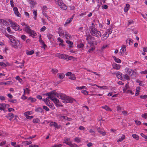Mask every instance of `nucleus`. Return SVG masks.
Listing matches in <instances>:
<instances>
[{
  "mask_svg": "<svg viewBox=\"0 0 147 147\" xmlns=\"http://www.w3.org/2000/svg\"><path fill=\"white\" fill-rule=\"evenodd\" d=\"M90 32L92 36L97 38H100L102 34L100 32L93 26L91 27Z\"/></svg>",
  "mask_w": 147,
  "mask_h": 147,
  "instance_id": "f03ea898",
  "label": "nucleus"
},
{
  "mask_svg": "<svg viewBox=\"0 0 147 147\" xmlns=\"http://www.w3.org/2000/svg\"><path fill=\"white\" fill-rule=\"evenodd\" d=\"M45 95L46 96H48V98H49L52 100H53V99L55 98L56 96L59 99L60 93L58 94V93L56 92L55 91L53 90L52 91L46 93L45 94Z\"/></svg>",
  "mask_w": 147,
  "mask_h": 147,
  "instance_id": "7ed1b4c3",
  "label": "nucleus"
},
{
  "mask_svg": "<svg viewBox=\"0 0 147 147\" xmlns=\"http://www.w3.org/2000/svg\"><path fill=\"white\" fill-rule=\"evenodd\" d=\"M125 138V137L124 135L122 134L121 136L119 139L117 140V142H121Z\"/></svg>",
  "mask_w": 147,
  "mask_h": 147,
  "instance_id": "4be33fe9",
  "label": "nucleus"
},
{
  "mask_svg": "<svg viewBox=\"0 0 147 147\" xmlns=\"http://www.w3.org/2000/svg\"><path fill=\"white\" fill-rule=\"evenodd\" d=\"M67 57V59L68 58L69 60H71L72 59H76V58L74 57L73 56H69L67 55H66Z\"/></svg>",
  "mask_w": 147,
  "mask_h": 147,
  "instance_id": "4d7b16f0",
  "label": "nucleus"
},
{
  "mask_svg": "<svg viewBox=\"0 0 147 147\" xmlns=\"http://www.w3.org/2000/svg\"><path fill=\"white\" fill-rule=\"evenodd\" d=\"M48 9L47 7L45 5L43 6L42 8V11H44L45 12H46Z\"/></svg>",
  "mask_w": 147,
  "mask_h": 147,
  "instance_id": "13d9d810",
  "label": "nucleus"
},
{
  "mask_svg": "<svg viewBox=\"0 0 147 147\" xmlns=\"http://www.w3.org/2000/svg\"><path fill=\"white\" fill-rule=\"evenodd\" d=\"M56 3L58 6L59 5L61 4H62L63 2L62 0H56Z\"/></svg>",
  "mask_w": 147,
  "mask_h": 147,
  "instance_id": "a18cd8bd",
  "label": "nucleus"
},
{
  "mask_svg": "<svg viewBox=\"0 0 147 147\" xmlns=\"http://www.w3.org/2000/svg\"><path fill=\"white\" fill-rule=\"evenodd\" d=\"M74 140L75 142L77 143H79L81 142V138L78 137H76L74 139Z\"/></svg>",
  "mask_w": 147,
  "mask_h": 147,
  "instance_id": "72a5a7b5",
  "label": "nucleus"
},
{
  "mask_svg": "<svg viewBox=\"0 0 147 147\" xmlns=\"http://www.w3.org/2000/svg\"><path fill=\"white\" fill-rule=\"evenodd\" d=\"M13 10L14 13L15 15L18 17H20L21 16V14L19 13L18 9L16 7H14L13 8Z\"/></svg>",
  "mask_w": 147,
  "mask_h": 147,
  "instance_id": "f8f14e48",
  "label": "nucleus"
},
{
  "mask_svg": "<svg viewBox=\"0 0 147 147\" xmlns=\"http://www.w3.org/2000/svg\"><path fill=\"white\" fill-rule=\"evenodd\" d=\"M32 121L34 123H37L40 121V120L38 118H36L33 119Z\"/></svg>",
  "mask_w": 147,
  "mask_h": 147,
  "instance_id": "3c124183",
  "label": "nucleus"
},
{
  "mask_svg": "<svg viewBox=\"0 0 147 147\" xmlns=\"http://www.w3.org/2000/svg\"><path fill=\"white\" fill-rule=\"evenodd\" d=\"M141 88L140 86H138L136 88V92L135 94L136 96H138L139 94V92H140Z\"/></svg>",
  "mask_w": 147,
  "mask_h": 147,
  "instance_id": "412c9836",
  "label": "nucleus"
},
{
  "mask_svg": "<svg viewBox=\"0 0 147 147\" xmlns=\"http://www.w3.org/2000/svg\"><path fill=\"white\" fill-rule=\"evenodd\" d=\"M112 67L113 68L118 70L120 69L121 66L119 64H117L116 63H113L112 64Z\"/></svg>",
  "mask_w": 147,
  "mask_h": 147,
  "instance_id": "4468645a",
  "label": "nucleus"
},
{
  "mask_svg": "<svg viewBox=\"0 0 147 147\" xmlns=\"http://www.w3.org/2000/svg\"><path fill=\"white\" fill-rule=\"evenodd\" d=\"M105 32H107V34H109V36L112 32L110 28H109L107 29Z\"/></svg>",
  "mask_w": 147,
  "mask_h": 147,
  "instance_id": "49530a36",
  "label": "nucleus"
},
{
  "mask_svg": "<svg viewBox=\"0 0 147 147\" xmlns=\"http://www.w3.org/2000/svg\"><path fill=\"white\" fill-rule=\"evenodd\" d=\"M57 123L55 122H51L49 124V125L51 127L53 126L55 127L56 125H57Z\"/></svg>",
  "mask_w": 147,
  "mask_h": 147,
  "instance_id": "a19ab883",
  "label": "nucleus"
},
{
  "mask_svg": "<svg viewBox=\"0 0 147 147\" xmlns=\"http://www.w3.org/2000/svg\"><path fill=\"white\" fill-rule=\"evenodd\" d=\"M130 7V5L129 4H126L125 7L124 9V11L125 12H127L129 10Z\"/></svg>",
  "mask_w": 147,
  "mask_h": 147,
  "instance_id": "bb28decb",
  "label": "nucleus"
},
{
  "mask_svg": "<svg viewBox=\"0 0 147 147\" xmlns=\"http://www.w3.org/2000/svg\"><path fill=\"white\" fill-rule=\"evenodd\" d=\"M96 86L99 88L102 89H103L105 90L107 89V87L105 86H100L98 85H96Z\"/></svg>",
  "mask_w": 147,
  "mask_h": 147,
  "instance_id": "8fccbe9b",
  "label": "nucleus"
},
{
  "mask_svg": "<svg viewBox=\"0 0 147 147\" xmlns=\"http://www.w3.org/2000/svg\"><path fill=\"white\" fill-rule=\"evenodd\" d=\"M123 74L119 72H117L116 75L117 77L119 79H121L122 78V75Z\"/></svg>",
  "mask_w": 147,
  "mask_h": 147,
  "instance_id": "c85d7f7f",
  "label": "nucleus"
},
{
  "mask_svg": "<svg viewBox=\"0 0 147 147\" xmlns=\"http://www.w3.org/2000/svg\"><path fill=\"white\" fill-rule=\"evenodd\" d=\"M51 71L54 74H56L58 72V70L56 69H52Z\"/></svg>",
  "mask_w": 147,
  "mask_h": 147,
  "instance_id": "5fc2aeb1",
  "label": "nucleus"
},
{
  "mask_svg": "<svg viewBox=\"0 0 147 147\" xmlns=\"http://www.w3.org/2000/svg\"><path fill=\"white\" fill-rule=\"evenodd\" d=\"M132 136L136 140H138L139 138V136L136 134H134L132 135Z\"/></svg>",
  "mask_w": 147,
  "mask_h": 147,
  "instance_id": "ea45409f",
  "label": "nucleus"
},
{
  "mask_svg": "<svg viewBox=\"0 0 147 147\" xmlns=\"http://www.w3.org/2000/svg\"><path fill=\"white\" fill-rule=\"evenodd\" d=\"M129 88V85L128 84H126L124 87L123 89V93H125V92H126L127 91V89Z\"/></svg>",
  "mask_w": 147,
  "mask_h": 147,
  "instance_id": "5701e85b",
  "label": "nucleus"
},
{
  "mask_svg": "<svg viewBox=\"0 0 147 147\" xmlns=\"http://www.w3.org/2000/svg\"><path fill=\"white\" fill-rule=\"evenodd\" d=\"M59 96V99H62L63 100L62 102L65 103H72L74 101H75V100L73 98L66 96L65 94L62 93H60Z\"/></svg>",
  "mask_w": 147,
  "mask_h": 147,
  "instance_id": "f257e3e1",
  "label": "nucleus"
},
{
  "mask_svg": "<svg viewBox=\"0 0 147 147\" xmlns=\"http://www.w3.org/2000/svg\"><path fill=\"white\" fill-rule=\"evenodd\" d=\"M11 27L15 30L21 31L22 29L20 28V26L18 25L16 22H10Z\"/></svg>",
  "mask_w": 147,
  "mask_h": 147,
  "instance_id": "20e7f679",
  "label": "nucleus"
},
{
  "mask_svg": "<svg viewBox=\"0 0 147 147\" xmlns=\"http://www.w3.org/2000/svg\"><path fill=\"white\" fill-rule=\"evenodd\" d=\"M32 114V112L31 111H28L25 112L24 113V116L28 115H30Z\"/></svg>",
  "mask_w": 147,
  "mask_h": 147,
  "instance_id": "6e6d98bb",
  "label": "nucleus"
},
{
  "mask_svg": "<svg viewBox=\"0 0 147 147\" xmlns=\"http://www.w3.org/2000/svg\"><path fill=\"white\" fill-rule=\"evenodd\" d=\"M142 117L146 119L147 118V113H145L142 115Z\"/></svg>",
  "mask_w": 147,
  "mask_h": 147,
  "instance_id": "774afa93",
  "label": "nucleus"
},
{
  "mask_svg": "<svg viewBox=\"0 0 147 147\" xmlns=\"http://www.w3.org/2000/svg\"><path fill=\"white\" fill-rule=\"evenodd\" d=\"M66 42L67 44H68L70 45L69 46V47H72V46L71 45H73V43L72 42L69 40H67L66 41Z\"/></svg>",
  "mask_w": 147,
  "mask_h": 147,
  "instance_id": "79ce46f5",
  "label": "nucleus"
},
{
  "mask_svg": "<svg viewBox=\"0 0 147 147\" xmlns=\"http://www.w3.org/2000/svg\"><path fill=\"white\" fill-rule=\"evenodd\" d=\"M65 37L66 39H69L71 37V36L69 34L66 32H65Z\"/></svg>",
  "mask_w": 147,
  "mask_h": 147,
  "instance_id": "2f4dec72",
  "label": "nucleus"
},
{
  "mask_svg": "<svg viewBox=\"0 0 147 147\" xmlns=\"http://www.w3.org/2000/svg\"><path fill=\"white\" fill-rule=\"evenodd\" d=\"M99 129H98V130L99 133L102 134L103 136H104L105 135L106 132L105 131H103L99 130Z\"/></svg>",
  "mask_w": 147,
  "mask_h": 147,
  "instance_id": "58836bf2",
  "label": "nucleus"
},
{
  "mask_svg": "<svg viewBox=\"0 0 147 147\" xmlns=\"http://www.w3.org/2000/svg\"><path fill=\"white\" fill-rule=\"evenodd\" d=\"M132 40L131 38L127 39L126 40V44L127 45H130L133 44Z\"/></svg>",
  "mask_w": 147,
  "mask_h": 147,
  "instance_id": "2eb2a0df",
  "label": "nucleus"
},
{
  "mask_svg": "<svg viewBox=\"0 0 147 147\" xmlns=\"http://www.w3.org/2000/svg\"><path fill=\"white\" fill-rule=\"evenodd\" d=\"M117 111L118 112H120L121 108L119 106H117Z\"/></svg>",
  "mask_w": 147,
  "mask_h": 147,
  "instance_id": "69168bd1",
  "label": "nucleus"
},
{
  "mask_svg": "<svg viewBox=\"0 0 147 147\" xmlns=\"http://www.w3.org/2000/svg\"><path fill=\"white\" fill-rule=\"evenodd\" d=\"M113 58L114 60L116 62L118 63H121V60L115 57H113Z\"/></svg>",
  "mask_w": 147,
  "mask_h": 147,
  "instance_id": "e433bc0d",
  "label": "nucleus"
},
{
  "mask_svg": "<svg viewBox=\"0 0 147 147\" xmlns=\"http://www.w3.org/2000/svg\"><path fill=\"white\" fill-rule=\"evenodd\" d=\"M28 100H30L31 102H35L36 101V98L31 97H29L28 98Z\"/></svg>",
  "mask_w": 147,
  "mask_h": 147,
  "instance_id": "4c0bfd02",
  "label": "nucleus"
},
{
  "mask_svg": "<svg viewBox=\"0 0 147 147\" xmlns=\"http://www.w3.org/2000/svg\"><path fill=\"white\" fill-rule=\"evenodd\" d=\"M65 32H66V31H64L62 30H59L58 31V34L60 36L64 37Z\"/></svg>",
  "mask_w": 147,
  "mask_h": 147,
  "instance_id": "aec40b11",
  "label": "nucleus"
},
{
  "mask_svg": "<svg viewBox=\"0 0 147 147\" xmlns=\"http://www.w3.org/2000/svg\"><path fill=\"white\" fill-rule=\"evenodd\" d=\"M16 79L18 80V82H20L21 84H22L23 83L22 80L20 78L19 76H16Z\"/></svg>",
  "mask_w": 147,
  "mask_h": 147,
  "instance_id": "473e14b6",
  "label": "nucleus"
},
{
  "mask_svg": "<svg viewBox=\"0 0 147 147\" xmlns=\"http://www.w3.org/2000/svg\"><path fill=\"white\" fill-rule=\"evenodd\" d=\"M81 92L84 95H86L88 94V92L86 90H83L81 91Z\"/></svg>",
  "mask_w": 147,
  "mask_h": 147,
  "instance_id": "864d4df0",
  "label": "nucleus"
},
{
  "mask_svg": "<svg viewBox=\"0 0 147 147\" xmlns=\"http://www.w3.org/2000/svg\"><path fill=\"white\" fill-rule=\"evenodd\" d=\"M70 140L69 138H67L65 141V142L64 143L66 144L67 145H69V146L70 145V144L71 143V142H69V141Z\"/></svg>",
  "mask_w": 147,
  "mask_h": 147,
  "instance_id": "c9c22d12",
  "label": "nucleus"
},
{
  "mask_svg": "<svg viewBox=\"0 0 147 147\" xmlns=\"http://www.w3.org/2000/svg\"><path fill=\"white\" fill-rule=\"evenodd\" d=\"M21 37V38L24 40H25L26 38V36L24 34L22 35Z\"/></svg>",
  "mask_w": 147,
  "mask_h": 147,
  "instance_id": "e2e57ef3",
  "label": "nucleus"
},
{
  "mask_svg": "<svg viewBox=\"0 0 147 147\" xmlns=\"http://www.w3.org/2000/svg\"><path fill=\"white\" fill-rule=\"evenodd\" d=\"M33 14L34 15L33 18L34 20H36L37 19V16L38 15V13L36 10H33Z\"/></svg>",
  "mask_w": 147,
  "mask_h": 147,
  "instance_id": "a878e982",
  "label": "nucleus"
},
{
  "mask_svg": "<svg viewBox=\"0 0 147 147\" xmlns=\"http://www.w3.org/2000/svg\"><path fill=\"white\" fill-rule=\"evenodd\" d=\"M52 100L53 101L54 103L56 104L57 107L62 106L61 103L59 102V100L55 97L53 99V100Z\"/></svg>",
  "mask_w": 147,
  "mask_h": 147,
  "instance_id": "6e6552de",
  "label": "nucleus"
},
{
  "mask_svg": "<svg viewBox=\"0 0 147 147\" xmlns=\"http://www.w3.org/2000/svg\"><path fill=\"white\" fill-rule=\"evenodd\" d=\"M74 15H73L70 18H69L66 21L65 24H64V26H66L67 24H69L72 21L74 17Z\"/></svg>",
  "mask_w": 147,
  "mask_h": 147,
  "instance_id": "9b49d317",
  "label": "nucleus"
},
{
  "mask_svg": "<svg viewBox=\"0 0 147 147\" xmlns=\"http://www.w3.org/2000/svg\"><path fill=\"white\" fill-rule=\"evenodd\" d=\"M95 49V47L94 46L90 47V48H89L88 51V53H92Z\"/></svg>",
  "mask_w": 147,
  "mask_h": 147,
  "instance_id": "393cba45",
  "label": "nucleus"
},
{
  "mask_svg": "<svg viewBox=\"0 0 147 147\" xmlns=\"http://www.w3.org/2000/svg\"><path fill=\"white\" fill-rule=\"evenodd\" d=\"M86 40H87V42L89 41V40L90 39L92 40H94L95 39V38L92 36L90 34H87L86 33Z\"/></svg>",
  "mask_w": 147,
  "mask_h": 147,
  "instance_id": "9d476101",
  "label": "nucleus"
},
{
  "mask_svg": "<svg viewBox=\"0 0 147 147\" xmlns=\"http://www.w3.org/2000/svg\"><path fill=\"white\" fill-rule=\"evenodd\" d=\"M58 77H59L60 79H62L65 77V74H57Z\"/></svg>",
  "mask_w": 147,
  "mask_h": 147,
  "instance_id": "c756f323",
  "label": "nucleus"
},
{
  "mask_svg": "<svg viewBox=\"0 0 147 147\" xmlns=\"http://www.w3.org/2000/svg\"><path fill=\"white\" fill-rule=\"evenodd\" d=\"M69 78L71 80H75L76 79V78L75 77L74 74H72L70 76Z\"/></svg>",
  "mask_w": 147,
  "mask_h": 147,
  "instance_id": "c03bdc74",
  "label": "nucleus"
},
{
  "mask_svg": "<svg viewBox=\"0 0 147 147\" xmlns=\"http://www.w3.org/2000/svg\"><path fill=\"white\" fill-rule=\"evenodd\" d=\"M47 29L46 27L45 26H43L42 27L40 30V32H44L45 31V30Z\"/></svg>",
  "mask_w": 147,
  "mask_h": 147,
  "instance_id": "680f3d73",
  "label": "nucleus"
},
{
  "mask_svg": "<svg viewBox=\"0 0 147 147\" xmlns=\"http://www.w3.org/2000/svg\"><path fill=\"white\" fill-rule=\"evenodd\" d=\"M28 34H29L30 36L34 38H35V36L36 35V34L35 32L34 31L32 30Z\"/></svg>",
  "mask_w": 147,
  "mask_h": 147,
  "instance_id": "a211bd4d",
  "label": "nucleus"
},
{
  "mask_svg": "<svg viewBox=\"0 0 147 147\" xmlns=\"http://www.w3.org/2000/svg\"><path fill=\"white\" fill-rule=\"evenodd\" d=\"M123 78L127 80H130L129 77L127 74H125L123 76Z\"/></svg>",
  "mask_w": 147,
  "mask_h": 147,
  "instance_id": "603ef678",
  "label": "nucleus"
},
{
  "mask_svg": "<svg viewBox=\"0 0 147 147\" xmlns=\"http://www.w3.org/2000/svg\"><path fill=\"white\" fill-rule=\"evenodd\" d=\"M62 9L66 10L67 9V6L63 3L59 6Z\"/></svg>",
  "mask_w": 147,
  "mask_h": 147,
  "instance_id": "f3484780",
  "label": "nucleus"
},
{
  "mask_svg": "<svg viewBox=\"0 0 147 147\" xmlns=\"http://www.w3.org/2000/svg\"><path fill=\"white\" fill-rule=\"evenodd\" d=\"M125 70L126 73L129 75L131 74V72L133 75H136V72L133 71L131 69L128 67L125 68Z\"/></svg>",
  "mask_w": 147,
  "mask_h": 147,
  "instance_id": "423d86ee",
  "label": "nucleus"
},
{
  "mask_svg": "<svg viewBox=\"0 0 147 147\" xmlns=\"http://www.w3.org/2000/svg\"><path fill=\"white\" fill-rule=\"evenodd\" d=\"M126 51V46L125 45H123L121 47V48L120 50V53L121 54H124Z\"/></svg>",
  "mask_w": 147,
  "mask_h": 147,
  "instance_id": "ddd939ff",
  "label": "nucleus"
},
{
  "mask_svg": "<svg viewBox=\"0 0 147 147\" xmlns=\"http://www.w3.org/2000/svg\"><path fill=\"white\" fill-rule=\"evenodd\" d=\"M34 53V51L33 50H31L30 51H26V53L27 55H32Z\"/></svg>",
  "mask_w": 147,
  "mask_h": 147,
  "instance_id": "f704fd0d",
  "label": "nucleus"
},
{
  "mask_svg": "<svg viewBox=\"0 0 147 147\" xmlns=\"http://www.w3.org/2000/svg\"><path fill=\"white\" fill-rule=\"evenodd\" d=\"M58 117L60 120L63 121L65 119L66 116H62L61 114H59L58 115Z\"/></svg>",
  "mask_w": 147,
  "mask_h": 147,
  "instance_id": "7c9ffc66",
  "label": "nucleus"
},
{
  "mask_svg": "<svg viewBox=\"0 0 147 147\" xmlns=\"http://www.w3.org/2000/svg\"><path fill=\"white\" fill-rule=\"evenodd\" d=\"M42 14L43 15L45 16V17L46 18H47L48 20H50V17H49V16H48L47 15V14L44 11H42Z\"/></svg>",
  "mask_w": 147,
  "mask_h": 147,
  "instance_id": "09e8293b",
  "label": "nucleus"
},
{
  "mask_svg": "<svg viewBox=\"0 0 147 147\" xmlns=\"http://www.w3.org/2000/svg\"><path fill=\"white\" fill-rule=\"evenodd\" d=\"M84 46V44L81 43L78 45V47L79 48H83Z\"/></svg>",
  "mask_w": 147,
  "mask_h": 147,
  "instance_id": "0e129e2a",
  "label": "nucleus"
},
{
  "mask_svg": "<svg viewBox=\"0 0 147 147\" xmlns=\"http://www.w3.org/2000/svg\"><path fill=\"white\" fill-rule=\"evenodd\" d=\"M43 109L41 107H39L35 109V111L36 112L41 113L43 111Z\"/></svg>",
  "mask_w": 147,
  "mask_h": 147,
  "instance_id": "cd10ccee",
  "label": "nucleus"
},
{
  "mask_svg": "<svg viewBox=\"0 0 147 147\" xmlns=\"http://www.w3.org/2000/svg\"><path fill=\"white\" fill-rule=\"evenodd\" d=\"M8 38L9 39L10 42L11 40H12V39H14L15 38L14 36L10 35Z\"/></svg>",
  "mask_w": 147,
  "mask_h": 147,
  "instance_id": "bf43d9fd",
  "label": "nucleus"
},
{
  "mask_svg": "<svg viewBox=\"0 0 147 147\" xmlns=\"http://www.w3.org/2000/svg\"><path fill=\"white\" fill-rule=\"evenodd\" d=\"M109 36V34H107V32L105 33L102 35L101 38V39L102 41H104L106 40Z\"/></svg>",
  "mask_w": 147,
  "mask_h": 147,
  "instance_id": "dca6fc26",
  "label": "nucleus"
},
{
  "mask_svg": "<svg viewBox=\"0 0 147 147\" xmlns=\"http://www.w3.org/2000/svg\"><path fill=\"white\" fill-rule=\"evenodd\" d=\"M6 117L8 118L9 117L13 118V117H14V115L12 113H10L8 114V116H6Z\"/></svg>",
  "mask_w": 147,
  "mask_h": 147,
  "instance_id": "de8ad7c7",
  "label": "nucleus"
},
{
  "mask_svg": "<svg viewBox=\"0 0 147 147\" xmlns=\"http://www.w3.org/2000/svg\"><path fill=\"white\" fill-rule=\"evenodd\" d=\"M23 30L28 34L32 30L30 26L27 25H25Z\"/></svg>",
  "mask_w": 147,
  "mask_h": 147,
  "instance_id": "1a4fd4ad",
  "label": "nucleus"
},
{
  "mask_svg": "<svg viewBox=\"0 0 147 147\" xmlns=\"http://www.w3.org/2000/svg\"><path fill=\"white\" fill-rule=\"evenodd\" d=\"M10 42L11 43V45L12 46V47L15 48H18V47L17 45L18 42L15 38L12 39V40H11Z\"/></svg>",
  "mask_w": 147,
  "mask_h": 147,
  "instance_id": "39448f33",
  "label": "nucleus"
},
{
  "mask_svg": "<svg viewBox=\"0 0 147 147\" xmlns=\"http://www.w3.org/2000/svg\"><path fill=\"white\" fill-rule=\"evenodd\" d=\"M7 106H8V104L4 103L0 104V108L1 109V110L3 111H5V108Z\"/></svg>",
  "mask_w": 147,
  "mask_h": 147,
  "instance_id": "6ab92c4d",
  "label": "nucleus"
},
{
  "mask_svg": "<svg viewBox=\"0 0 147 147\" xmlns=\"http://www.w3.org/2000/svg\"><path fill=\"white\" fill-rule=\"evenodd\" d=\"M69 146L71 147H79V146L76 144H72V143Z\"/></svg>",
  "mask_w": 147,
  "mask_h": 147,
  "instance_id": "052dcab7",
  "label": "nucleus"
},
{
  "mask_svg": "<svg viewBox=\"0 0 147 147\" xmlns=\"http://www.w3.org/2000/svg\"><path fill=\"white\" fill-rule=\"evenodd\" d=\"M56 57H58L62 59H66L67 56L64 54H60L58 53L55 55Z\"/></svg>",
  "mask_w": 147,
  "mask_h": 147,
  "instance_id": "0eeeda50",
  "label": "nucleus"
},
{
  "mask_svg": "<svg viewBox=\"0 0 147 147\" xmlns=\"http://www.w3.org/2000/svg\"><path fill=\"white\" fill-rule=\"evenodd\" d=\"M7 22L6 20H5L3 19H0V23L7 24Z\"/></svg>",
  "mask_w": 147,
  "mask_h": 147,
  "instance_id": "37998d69",
  "label": "nucleus"
},
{
  "mask_svg": "<svg viewBox=\"0 0 147 147\" xmlns=\"http://www.w3.org/2000/svg\"><path fill=\"white\" fill-rule=\"evenodd\" d=\"M140 97L141 99H146L147 98V95H144L143 96L141 95Z\"/></svg>",
  "mask_w": 147,
  "mask_h": 147,
  "instance_id": "338daca9",
  "label": "nucleus"
},
{
  "mask_svg": "<svg viewBox=\"0 0 147 147\" xmlns=\"http://www.w3.org/2000/svg\"><path fill=\"white\" fill-rule=\"evenodd\" d=\"M101 108L105 109L107 111H112V110L107 105L102 106Z\"/></svg>",
  "mask_w": 147,
  "mask_h": 147,
  "instance_id": "b1692460",
  "label": "nucleus"
}]
</instances>
